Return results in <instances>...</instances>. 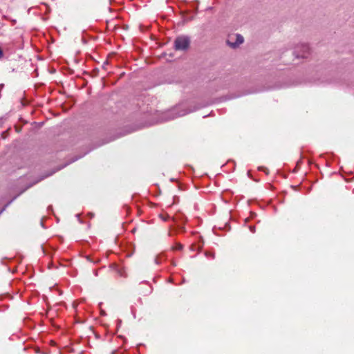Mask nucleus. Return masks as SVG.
Returning a JSON list of instances; mask_svg holds the SVG:
<instances>
[{"instance_id":"1","label":"nucleus","mask_w":354,"mask_h":354,"mask_svg":"<svg viewBox=\"0 0 354 354\" xmlns=\"http://www.w3.org/2000/svg\"><path fill=\"white\" fill-rule=\"evenodd\" d=\"M190 39L187 36H179L174 41V47L176 50H185L188 49Z\"/></svg>"},{"instance_id":"2","label":"nucleus","mask_w":354,"mask_h":354,"mask_svg":"<svg viewBox=\"0 0 354 354\" xmlns=\"http://www.w3.org/2000/svg\"><path fill=\"white\" fill-rule=\"evenodd\" d=\"M244 41L243 37L239 34H233L228 36L227 44L232 48H235Z\"/></svg>"},{"instance_id":"3","label":"nucleus","mask_w":354,"mask_h":354,"mask_svg":"<svg viewBox=\"0 0 354 354\" xmlns=\"http://www.w3.org/2000/svg\"><path fill=\"white\" fill-rule=\"evenodd\" d=\"M302 48L303 53L301 54L297 55V57H307L309 54V47L307 45H303Z\"/></svg>"},{"instance_id":"4","label":"nucleus","mask_w":354,"mask_h":354,"mask_svg":"<svg viewBox=\"0 0 354 354\" xmlns=\"http://www.w3.org/2000/svg\"><path fill=\"white\" fill-rule=\"evenodd\" d=\"M160 216V218H161L163 221H167V220L169 219V215H163V214H161Z\"/></svg>"},{"instance_id":"5","label":"nucleus","mask_w":354,"mask_h":354,"mask_svg":"<svg viewBox=\"0 0 354 354\" xmlns=\"http://www.w3.org/2000/svg\"><path fill=\"white\" fill-rule=\"evenodd\" d=\"M183 248V245L181 244H178L176 248L174 249L175 250H181Z\"/></svg>"},{"instance_id":"6","label":"nucleus","mask_w":354,"mask_h":354,"mask_svg":"<svg viewBox=\"0 0 354 354\" xmlns=\"http://www.w3.org/2000/svg\"><path fill=\"white\" fill-rule=\"evenodd\" d=\"M3 57V53L1 48L0 47V59H1Z\"/></svg>"}]
</instances>
